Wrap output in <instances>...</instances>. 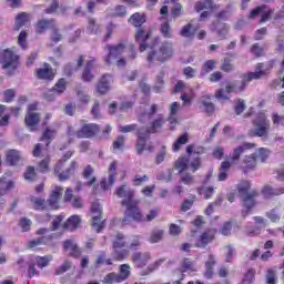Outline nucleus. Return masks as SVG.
Wrapping results in <instances>:
<instances>
[{
  "mask_svg": "<svg viewBox=\"0 0 284 284\" xmlns=\"http://www.w3.org/2000/svg\"><path fill=\"white\" fill-rule=\"evenodd\" d=\"M174 57V44L170 41L162 42L161 45L156 48H151L146 54V61L149 65H154L155 61L160 63H165Z\"/></svg>",
  "mask_w": 284,
  "mask_h": 284,
  "instance_id": "obj_1",
  "label": "nucleus"
},
{
  "mask_svg": "<svg viewBox=\"0 0 284 284\" xmlns=\"http://www.w3.org/2000/svg\"><path fill=\"white\" fill-rule=\"evenodd\" d=\"M156 112H159V104H151L150 109L140 115L139 120L141 123H148V121L151 123V126L145 129L149 134H156L165 125V116L158 114L154 118Z\"/></svg>",
  "mask_w": 284,
  "mask_h": 284,
  "instance_id": "obj_2",
  "label": "nucleus"
},
{
  "mask_svg": "<svg viewBox=\"0 0 284 284\" xmlns=\"http://www.w3.org/2000/svg\"><path fill=\"white\" fill-rule=\"evenodd\" d=\"M124 207H126V210L124 212V217L122 219L123 225H129L130 219H132V221H136V223L145 221V216H143V213L139 207V200H135L130 204H126Z\"/></svg>",
  "mask_w": 284,
  "mask_h": 284,
  "instance_id": "obj_3",
  "label": "nucleus"
},
{
  "mask_svg": "<svg viewBox=\"0 0 284 284\" xmlns=\"http://www.w3.org/2000/svg\"><path fill=\"white\" fill-rule=\"evenodd\" d=\"M0 63L3 70H8L9 77L14 74V70L19 67V55L13 54L10 50H4L0 54Z\"/></svg>",
  "mask_w": 284,
  "mask_h": 284,
  "instance_id": "obj_4",
  "label": "nucleus"
},
{
  "mask_svg": "<svg viewBox=\"0 0 284 284\" xmlns=\"http://www.w3.org/2000/svg\"><path fill=\"white\" fill-rule=\"evenodd\" d=\"M254 129L248 131V136H260L267 138L270 134V120H266L265 116H258L253 120Z\"/></svg>",
  "mask_w": 284,
  "mask_h": 284,
  "instance_id": "obj_5",
  "label": "nucleus"
},
{
  "mask_svg": "<svg viewBox=\"0 0 284 284\" xmlns=\"http://www.w3.org/2000/svg\"><path fill=\"white\" fill-rule=\"evenodd\" d=\"M77 166V161H72L70 166L63 171V168H65V162L58 161L54 168V174L58 176L59 181H68L70 176L74 175Z\"/></svg>",
  "mask_w": 284,
  "mask_h": 284,
  "instance_id": "obj_6",
  "label": "nucleus"
},
{
  "mask_svg": "<svg viewBox=\"0 0 284 284\" xmlns=\"http://www.w3.org/2000/svg\"><path fill=\"white\" fill-rule=\"evenodd\" d=\"M258 196V191L253 190L250 191L248 194L242 196V217L246 219L251 213L254 207H256V197Z\"/></svg>",
  "mask_w": 284,
  "mask_h": 284,
  "instance_id": "obj_7",
  "label": "nucleus"
},
{
  "mask_svg": "<svg viewBox=\"0 0 284 284\" xmlns=\"http://www.w3.org/2000/svg\"><path fill=\"white\" fill-rule=\"evenodd\" d=\"M114 194L119 199H123L121 201V205L123 207H125L126 205H130V203H134V201H136V200H134V190L130 189V186H128L126 184L119 186L115 190Z\"/></svg>",
  "mask_w": 284,
  "mask_h": 284,
  "instance_id": "obj_8",
  "label": "nucleus"
},
{
  "mask_svg": "<svg viewBox=\"0 0 284 284\" xmlns=\"http://www.w3.org/2000/svg\"><path fill=\"white\" fill-rule=\"evenodd\" d=\"M126 44L125 42H120L115 45L108 44L106 50H109V54L105 57L104 61L108 65H111L113 61H116L123 52H125Z\"/></svg>",
  "mask_w": 284,
  "mask_h": 284,
  "instance_id": "obj_9",
  "label": "nucleus"
},
{
  "mask_svg": "<svg viewBox=\"0 0 284 284\" xmlns=\"http://www.w3.org/2000/svg\"><path fill=\"white\" fill-rule=\"evenodd\" d=\"M63 199V187L55 186L47 201L49 210H59L60 201Z\"/></svg>",
  "mask_w": 284,
  "mask_h": 284,
  "instance_id": "obj_10",
  "label": "nucleus"
},
{
  "mask_svg": "<svg viewBox=\"0 0 284 284\" xmlns=\"http://www.w3.org/2000/svg\"><path fill=\"white\" fill-rule=\"evenodd\" d=\"M151 258L152 256L148 252H134L131 255V261L138 270H143Z\"/></svg>",
  "mask_w": 284,
  "mask_h": 284,
  "instance_id": "obj_11",
  "label": "nucleus"
},
{
  "mask_svg": "<svg viewBox=\"0 0 284 284\" xmlns=\"http://www.w3.org/2000/svg\"><path fill=\"white\" fill-rule=\"evenodd\" d=\"M99 132V126L94 123L84 124L77 131L78 139H92Z\"/></svg>",
  "mask_w": 284,
  "mask_h": 284,
  "instance_id": "obj_12",
  "label": "nucleus"
},
{
  "mask_svg": "<svg viewBox=\"0 0 284 284\" xmlns=\"http://www.w3.org/2000/svg\"><path fill=\"white\" fill-rule=\"evenodd\" d=\"M148 139H150V132L145 130V128H141L138 130V142H136V153L143 154L145 151V145L148 143Z\"/></svg>",
  "mask_w": 284,
  "mask_h": 284,
  "instance_id": "obj_13",
  "label": "nucleus"
},
{
  "mask_svg": "<svg viewBox=\"0 0 284 284\" xmlns=\"http://www.w3.org/2000/svg\"><path fill=\"white\" fill-rule=\"evenodd\" d=\"M24 123L30 132H37V126L41 123V114L37 112H28L24 118Z\"/></svg>",
  "mask_w": 284,
  "mask_h": 284,
  "instance_id": "obj_14",
  "label": "nucleus"
},
{
  "mask_svg": "<svg viewBox=\"0 0 284 284\" xmlns=\"http://www.w3.org/2000/svg\"><path fill=\"white\" fill-rule=\"evenodd\" d=\"M150 37H152V33H146L144 27H140L136 30L135 41L140 43V52H145V50H148V43H145V41H148Z\"/></svg>",
  "mask_w": 284,
  "mask_h": 284,
  "instance_id": "obj_15",
  "label": "nucleus"
},
{
  "mask_svg": "<svg viewBox=\"0 0 284 284\" xmlns=\"http://www.w3.org/2000/svg\"><path fill=\"white\" fill-rule=\"evenodd\" d=\"M254 148V143H244L233 150V152L230 154V161L232 164L239 163V160L241 159V154L245 152V150H252Z\"/></svg>",
  "mask_w": 284,
  "mask_h": 284,
  "instance_id": "obj_16",
  "label": "nucleus"
},
{
  "mask_svg": "<svg viewBox=\"0 0 284 284\" xmlns=\"http://www.w3.org/2000/svg\"><path fill=\"white\" fill-rule=\"evenodd\" d=\"M109 179L103 178L100 182V187L102 190H108L109 187H112L114 185V176L116 172V162H112L109 166Z\"/></svg>",
  "mask_w": 284,
  "mask_h": 284,
  "instance_id": "obj_17",
  "label": "nucleus"
},
{
  "mask_svg": "<svg viewBox=\"0 0 284 284\" xmlns=\"http://www.w3.org/2000/svg\"><path fill=\"white\" fill-rule=\"evenodd\" d=\"M63 250L64 252H69L70 256L73 258H79L81 256V248L77 245L74 240H67L63 242Z\"/></svg>",
  "mask_w": 284,
  "mask_h": 284,
  "instance_id": "obj_18",
  "label": "nucleus"
},
{
  "mask_svg": "<svg viewBox=\"0 0 284 284\" xmlns=\"http://www.w3.org/2000/svg\"><path fill=\"white\" fill-rule=\"evenodd\" d=\"M263 77H266L265 71H255V72H250L247 74H244L242 77V81H241V90H245V88H247V83H250V81L263 79Z\"/></svg>",
  "mask_w": 284,
  "mask_h": 284,
  "instance_id": "obj_19",
  "label": "nucleus"
},
{
  "mask_svg": "<svg viewBox=\"0 0 284 284\" xmlns=\"http://www.w3.org/2000/svg\"><path fill=\"white\" fill-rule=\"evenodd\" d=\"M112 83V74H103L98 83L97 90L99 94H106L110 91V84Z\"/></svg>",
  "mask_w": 284,
  "mask_h": 284,
  "instance_id": "obj_20",
  "label": "nucleus"
},
{
  "mask_svg": "<svg viewBox=\"0 0 284 284\" xmlns=\"http://www.w3.org/2000/svg\"><path fill=\"white\" fill-rule=\"evenodd\" d=\"M200 103V108L203 109V111L205 112V114H207V116H212V114H214V103H212V98L210 95H203L200 98L199 100Z\"/></svg>",
  "mask_w": 284,
  "mask_h": 284,
  "instance_id": "obj_21",
  "label": "nucleus"
},
{
  "mask_svg": "<svg viewBox=\"0 0 284 284\" xmlns=\"http://www.w3.org/2000/svg\"><path fill=\"white\" fill-rule=\"evenodd\" d=\"M212 32H217L219 39L223 40L227 37V32H230V26L223 22H213L211 26Z\"/></svg>",
  "mask_w": 284,
  "mask_h": 284,
  "instance_id": "obj_22",
  "label": "nucleus"
},
{
  "mask_svg": "<svg viewBox=\"0 0 284 284\" xmlns=\"http://www.w3.org/2000/svg\"><path fill=\"white\" fill-rule=\"evenodd\" d=\"M212 241H214V231H206L199 237L195 243V247L205 248L209 243H212Z\"/></svg>",
  "mask_w": 284,
  "mask_h": 284,
  "instance_id": "obj_23",
  "label": "nucleus"
},
{
  "mask_svg": "<svg viewBox=\"0 0 284 284\" xmlns=\"http://www.w3.org/2000/svg\"><path fill=\"white\" fill-rule=\"evenodd\" d=\"M36 74L38 79H44L45 81H52L54 79V71H52V67L45 63L44 68L37 69Z\"/></svg>",
  "mask_w": 284,
  "mask_h": 284,
  "instance_id": "obj_24",
  "label": "nucleus"
},
{
  "mask_svg": "<svg viewBox=\"0 0 284 284\" xmlns=\"http://www.w3.org/2000/svg\"><path fill=\"white\" fill-rule=\"evenodd\" d=\"M94 59L87 61L85 67L82 71V81H84L85 83H90V81L94 79V74H92V70L94 69Z\"/></svg>",
  "mask_w": 284,
  "mask_h": 284,
  "instance_id": "obj_25",
  "label": "nucleus"
},
{
  "mask_svg": "<svg viewBox=\"0 0 284 284\" xmlns=\"http://www.w3.org/2000/svg\"><path fill=\"white\" fill-rule=\"evenodd\" d=\"M85 62V55H79L77 60V65H72V63H69L64 67V74L67 77H72L74 72H77L79 69L83 68V63Z\"/></svg>",
  "mask_w": 284,
  "mask_h": 284,
  "instance_id": "obj_26",
  "label": "nucleus"
},
{
  "mask_svg": "<svg viewBox=\"0 0 284 284\" xmlns=\"http://www.w3.org/2000/svg\"><path fill=\"white\" fill-rule=\"evenodd\" d=\"M195 10L201 12L203 10H219V4L214 3V0H200L195 3Z\"/></svg>",
  "mask_w": 284,
  "mask_h": 284,
  "instance_id": "obj_27",
  "label": "nucleus"
},
{
  "mask_svg": "<svg viewBox=\"0 0 284 284\" xmlns=\"http://www.w3.org/2000/svg\"><path fill=\"white\" fill-rule=\"evenodd\" d=\"M262 194L264 199H272L273 196H281V194H284V186L274 189L270 185H265L262 189Z\"/></svg>",
  "mask_w": 284,
  "mask_h": 284,
  "instance_id": "obj_28",
  "label": "nucleus"
},
{
  "mask_svg": "<svg viewBox=\"0 0 284 284\" xmlns=\"http://www.w3.org/2000/svg\"><path fill=\"white\" fill-rule=\"evenodd\" d=\"M21 161V152L14 149H11L6 154L7 165H17Z\"/></svg>",
  "mask_w": 284,
  "mask_h": 284,
  "instance_id": "obj_29",
  "label": "nucleus"
},
{
  "mask_svg": "<svg viewBox=\"0 0 284 284\" xmlns=\"http://www.w3.org/2000/svg\"><path fill=\"white\" fill-rule=\"evenodd\" d=\"M81 225V217L79 215H72L62 225L63 230H69L70 232L77 230Z\"/></svg>",
  "mask_w": 284,
  "mask_h": 284,
  "instance_id": "obj_30",
  "label": "nucleus"
},
{
  "mask_svg": "<svg viewBox=\"0 0 284 284\" xmlns=\"http://www.w3.org/2000/svg\"><path fill=\"white\" fill-rule=\"evenodd\" d=\"M174 168H175V170L179 171V174H183V172H185V170H187V168H190V158H187V156L179 158L174 162Z\"/></svg>",
  "mask_w": 284,
  "mask_h": 284,
  "instance_id": "obj_31",
  "label": "nucleus"
},
{
  "mask_svg": "<svg viewBox=\"0 0 284 284\" xmlns=\"http://www.w3.org/2000/svg\"><path fill=\"white\" fill-rule=\"evenodd\" d=\"M52 239H54V235L38 237L28 242V247L29 250H32V247H37L38 245H48Z\"/></svg>",
  "mask_w": 284,
  "mask_h": 284,
  "instance_id": "obj_32",
  "label": "nucleus"
},
{
  "mask_svg": "<svg viewBox=\"0 0 284 284\" xmlns=\"http://www.w3.org/2000/svg\"><path fill=\"white\" fill-rule=\"evenodd\" d=\"M145 21V14L139 12L133 13L129 19V23H131V26H134V28H142L141 26H143Z\"/></svg>",
  "mask_w": 284,
  "mask_h": 284,
  "instance_id": "obj_33",
  "label": "nucleus"
},
{
  "mask_svg": "<svg viewBox=\"0 0 284 284\" xmlns=\"http://www.w3.org/2000/svg\"><path fill=\"white\" fill-rule=\"evenodd\" d=\"M230 168H232V163L224 161L221 163V166L219 168V181H227V172H230Z\"/></svg>",
  "mask_w": 284,
  "mask_h": 284,
  "instance_id": "obj_34",
  "label": "nucleus"
},
{
  "mask_svg": "<svg viewBox=\"0 0 284 284\" xmlns=\"http://www.w3.org/2000/svg\"><path fill=\"white\" fill-rule=\"evenodd\" d=\"M165 72L161 71L156 75L155 85L153 87V92L159 94L160 92H163V88H165Z\"/></svg>",
  "mask_w": 284,
  "mask_h": 284,
  "instance_id": "obj_35",
  "label": "nucleus"
},
{
  "mask_svg": "<svg viewBox=\"0 0 284 284\" xmlns=\"http://www.w3.org/2000/svg\"><path fill=\"white\" fill-rule=\"evenodd\" d=\"M30 201L34 210H41V211L49 210L48 202L45 201V199L32 196Z\"/></svg>",
  "mask_w": 284,
  "mask_h": 284,
  "instance_id": "obj_36",
  "label": "nucleus"
},
{
  "mask_svg": "<svg viewBox=\"0 0 284 284\" xmlns=\"http://www.w3.org/2000/svg\"><path fill=\"white\" fill-rule=\"evenodd\" d=\"M128 256H130V251H128V248H113V261H124V258H128Z\"/></svg>",
  "mask_w": 284,
  "mask_h": 284,
  "instance_id": "obj_37",
  "label": "nucleus"
},
{
  "mask_svg": "<svg viewBox=\"0 0 284 284\" xmlns=\"http://www.w3.org/2000/svg\"><path fill=\"white\" fill-rule=\"evenodd\" d=\"M53 22H54V20H52V19L38 21V23L36 26L37 34H43V32H45V30H48L50 28V26H52Z\"/></svg>",
  "mask_w": 284,
  "mask_h": 284,
  "instance_id": "obj_38",
  "label": "nucleus"
},
{
  "mask_svg": "<svg viewBox=\"0 0 284 284\" xmlns=\"http://www.w3.org/2000/svg\"><path fill=\"white\" fill-rule=\"evenodd\" d=\"M214 265H216V260L214 258L213 254L209 255V260L205 263V267H206V272L204 273V276L206 278H212V274H213V267Z\"/></svg>",
  "mask_w": 284,
  "mask_h": 284,
  "instance_id": "obj_39",
  "label": "nucleus"
},
{
  "mask_svg": "<svg viewBox=\"0 0 284 284\" xmlns=\"http://www.w3.org/2000/svg\"><path fill=\"white\" fill-rule=\"evenodd\" d=\"M28 21H30V16H28V13H26V12L19 13L16 18L14 30L19 31V29L22 26H26L28 23Z\"/></svg>",
  "mask_w": 284,
  "mask_h": 284,
  "instance_id": "obj_40",
  "label": "nucleus"
},
{
  "mask_svg": "<svg viewBox=\"0 0 284 284\" xmlns=\"http://www.w3.org/2000/svg\"><path fill=\"white\" fill-rule=\"evenodd\" d=\"M181 37H184L185 39H192L194 34H196V29L192 26V23H187L184 26L180 31Z\"/></svg>",
  "mask_w": 284,
  "mask_h": 284,
  "instance_id": "obj_41",
  "label": "nucleus"
},
{
  "mask_svg": "<svg viewBox=\"0 0 284 284\" xmlns=\"http://www.w3.org/2000/svg\"><path fill=\"white\" fill-rule=\"evenodd\" d=\"M12 187H14V182L7 181L4 178L0 179V196H3Z\"/></svg>",
  "mask_w": 284,
  "mask_h": 284,
  "instance_id": "obj_42",
  "label": "nucleus"
},
{
  "mask_svg": "<svg viewBox=\"0 0 284 284\" xmlns=\"http://www.w3.org/2000/svg\"><path fill=\"white\" fill-rule=\"evenodd\" d=\"M130 277V266L129 264H122L120 266V274H118V278L120 283H123V281L128 280Z\"/></svg>",
  "mask_w": 284,
  "mask_h": 284,
  "instance_id": "obj_43",
  "label": "nucleus"
},
{
  "mask_svg": "<svg viewBox=\"0 0 284 284\" xmlns=\"http://www.w3.org/2000/svg\"><path fill=\"white\" fill-rule=\"evenodd\" d=\"M225 90H226V94H232V92H243V90H241V84L237 80L229 82L225 85Z\"/></svg>",
  "mask_w": 284,
  "mask_h": 284,
  "instance_id": "obj_44",
  "label": "nucleus"
},
{
  "mask_svg": "<svg viewBox=\"0 0 284 284\" xmlns=\"http://www.w3.org/2000/svg\"><path fill=\"white\" fill-rule=\"evenodd\" d=\"M72 270V263L70 260L64 261L63 264H61L58 268H55V276H61L62 274H65V272H70Z\"/></svg>",
  "mask_w": 284,
  "mask_h": 284,
  "instance_id": "obj_45",
  "label": "nucleus"
},
{
  "mask_svg": "<svg viewBox=\"0 0 284 284\" xmlns=\"http://www.w3.org/2000/svg\"><path fill=\"white\" fill-rule=\"evenodd\" d=\"M87 30L90 32V34H101V26L97 23L95 19H89Z\"/></svg>",
  "mask_w": 284,
  "mask_h": 284,
  "instance_id": "obj_46",
  "label": "nucleus"
},
{
  "mask_svg": "<svg viewBox=\"0 0 284 284\" xmlns=\"http://www.w3.org/2000/svg\"><path fill=\"white\" fill-rule=\"evenodd\" d=\"M244 168L247 170H253V168H256V154L246 155L243 160Z\"/></svg>",
  "mask_w": 284,
  "mask_h": 284,
  "instance_id": "obj_47",
  "label": "nucleus"
},
{
  "mask_svg": "<svg viewBox=\"0 0 284 284\" xmlns=\"http://www.w3.org/2000/svg\"><path fill=\"white\" fill-rule=\"evenodd\" d=\"M161 263H163V260H158L154 263L150 264L143 272L142 276H148L149 274H152V272H156L159 267H161Z\"/></svg>",
  "mask_w": 284,
  "mask_h": 284,
  "instance_id": "obj_48",
  "label": "nucleus"
},
{
  "mask_svg": "<svg viewBox=\"0 0 284 284\" xmlns=\"http://www.w3.org/2000/svg\"><path fill=\"white\" fill-rule=\"evenodd\" d=\"M250 187H251V185H250L248 181H244V182L240 183L237 185V192H239L240 196L241 197L247 196V194H250Z\"/></svg>",
  "mask_w": 284,
  "mask_h": 284,
  "instance_id": "obj_49",
  "label": "nucleus"
},
{
  "mask_svg": "<svg viewBox=\"0 0 284 284\" xmlns=\"http://www.w3.org/2000/svg\"><path fill=\"white\" fill-rule=\"evenodd\" d=\"M125 236L122 233H118L115 235V241H113L112 247L114 248H123L125 247Z\"/></svg>",
  "mask_w": 284,
  "mask_h": 284,
  "instance_id": "obj_50",
  "label": "nucleus"
},
{
  "mask_svg": "<svg viewBox=\"0 0 284 284\" xmlns=\"http://www.w3.org/2000/svg\"><path fill=\"white\" fill-rule=\"evenodd\" d=\"M255 154V159H257V161H261L262 163H265V161H267L268 156H270V150L265 149V148H261Z\"/></svg>",
  "mask_w": 284,
  "mask_h": 284,
  "instance_id": "obj_51",
  "label": "nucleus"
},
{
  "mask_svg": "<svg viewBox=\"0 0 284 284\" xmlns=\"http://www.w3.org/2000/svg\"><path fill=\"white\" fill-rule=\"evenodd\" d=\"M202 70L203 74H210L212 70H216V60H207L204 62Z\"/></svg>",
  "mask_w": 284,
  "mask_h": 284,
  "instance_id": "obj_52",
  "label": "nucleus"
},
{
  "mask_svg": "<svg viewBox=\"0 0 284 284\" xmlns=\"http://www.w3.org/2000/svg\"><path fill=\"white\" fill-rule=\"evenodd\" d=\"M253 221L255 222V229L261 232V230H265L267 227V220L262 216H254Z\"/></svg>",
  "mask_w": 284,
  "mask_h": 284,
  "instance_id": "obj_53",
  "label": "nucleus"
},
{
  "mask_svg": "<svg viewBox=\"0 0 284 284\" xmlns=\"http://www.w3.org/2000/svg\"><path fill=\"white\" fill-rule=\"evenodd\" d=\"M185 143H187V133H184L175 141L173 144V151L179 152L181 150V145H185Z\"/></svg>",
  "mask_w": 284,
  "mask_h": 284,
  "instance_id": "obj_54",
  "label": "nucleus"
},
{
  "mask_svg": "<svg viewBox=\"0 0 284 284\" xmlns=\"http://www.w3.org/2000/svg\"><path fill=\"white\" fill-rule=\"evenodd\" d=\"M205 152V149L203 146H194V144H190L186 146V154L189 156H192V154H203Z\"/></svg>",
  "mask_w": 284,
  "mask_h": 284,
  "instance_id": "obj_55",
  "label": "nucleus"
},
{
  "mask_svg": "<svg viewBox=\"0 0 284 284\" xmlns=\"http://www.w3.org/2000/svg\"><path fill=\"white\" fill-rule=\"evenodd\" d=\"M103 284H113V283H121L119 280V274L116 273H109L103 280Z\"/></svg>",
  "mask_w": 284,
  "mask_h": 284,
  "instance_id": "obj_56",
  "label": "nucleus"
},
{
  "mask_svg": "<svg viewBox=\"0 0 284 284\" xmlns=\"http://www.w3.org/2000/svg\"><path fill=\"white\" fill-rule=\"evenodd\" d=\"M197 192L207 200L214 194V186H203Z\"/></svg>",
  "mask_w": 284,
  "mask_h": 284,
  "instance_id": "obj_57",
  "label": "nucleus"
},
{
  "mask_svg": "<svg viewBox=\"0 0 284 284\" xmlns=\"http://www.w3.org/2000/svg\"><path fill=\"white\" fill-rule=\"evenodd\" d=\"M158 181H164L165 183H172V169H169L166 173H159L156 175Z\"/></svg>",
  "mask_w": 284,
  "mask_h": 284,
  "instance_id": "obj_58",
  "label": "nucleus"
},
{
  "mask_svg": "<svg viewBox=\"0 0 284 284\" xmlns=\"http://www.w3.org/2000/svg\"><path fill=\"white\" fill-rule=\"evenodd\" d=\"M265 283L266 284H276V271L270 268L265 274Z\"/></svg>",
  "mask_w": 284,
  "mask_h": 284,
  "instance_id": "obj_59",
  "label": "nucleus"
},
{
  "mask_svg": "<svg viewBox=\"0 0 284 284\" xmlns=\"http://www.w3.org/2000/svg\"><path fill=\"white\" fill-rule=\"evenodd\" d=\"M245 108H247V105H245V100H235L234 110L237 115L243 114V112H245Z\"/></svg>",
  "mask_w": 284,
  "mask_h": 284,
  "instance_id": "obj_60",
  "label": "nucleus"
},
{
  "mask_svg": "<svg viewBox=\"0 0 284 284\" xmlns=\"http://www.w3.org/2000/svg\"><path fill=\"white\" fill-rule=\"evenodd\" d=\"M92 227L93 230H97V232H101V230H103V222L101 221V215H93Z\"/></svg>",
  "mask_w": 284,
  "mask_h": 284,
  "instance_id": "obj_61",
  "label": "nucleus"
},
{
  "mask_svg": "<svg viewBox=\"0 0 284 284\" xmlns=\"http://www.w3.org/2000/svg\"><path fill=\"white\" fill-rule=\"evenodd\" d=\"M14 97H17V91H14V89H8L3 92L6 103H11V101H14Z\"/></svg>",
  "mask_w": 284,
  "mask_h": 284,
  "instance_id": "obj_62",
  "label": "nucleus"
},
{
  "mask_svg": "<svg viewBox=\"0 0 284 284\" xmlns=\"http://www.w3.org/2000/svg\"><path fill=\"white\" fill-rule=\"evenodd\" d=\"M52 90L55 91L57 94H63V92H65V79H60Z\"/></svg>",
  "mask_w": 284,
  "mask_h": 284,
  "instance_id": "obj_63",
  "label": "nucleus"
},
{
  "mask_svg": "<svg viewBox=\"0 0 284 284\" xmlns=\"http://www.w3.org/2000/svg\"><path fill=\"white\" fill-rule=\"evenodd\" d=\"M221 70L223 72H232L234 70V64H232V60H230V58H225L223 60Z\"/></svg>",
  "mask_w": 284,
  "mask_h": 284,
  "instance_id": "obj_64",
  "label": "nucleus"
}]
</instances>
